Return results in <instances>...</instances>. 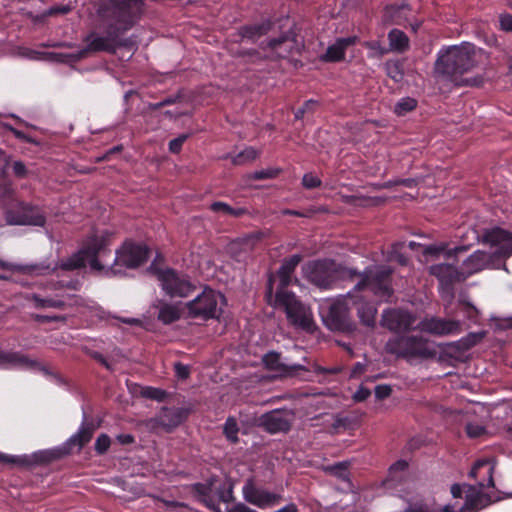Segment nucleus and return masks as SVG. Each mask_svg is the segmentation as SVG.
Wrapping results in <instances>:
<instances>
[{
  "label": "nucleus",
  "mask_w": 512,
  "mask_h": 512,
  "mask_svg": "<svg viewBox=\"0 0 512 512\" xmlns=\"http://www.w3.org/2000/svg\"><path fill=\"white\" fill-rule=\"evenodd\" d=\"M12 363L15 365H21L29 368L40 369L45 373H48L47 369L42 366L36 360L30 359L28 356L17 352H3L0 351V365Z\"/></svg>",
  "instance_id": "bb28decb"
},
{
  "label": "nucleus",
  "mask_w": 512,
  "mask_h": 512,
  "mask_svg": "<svg viewBox=\"0 0 512 512\" xmlns=\"http://www.w3.org/2000/svg\"><path fill=\"white\" fill-rule=\"evenodd\" d=\"M353 299L354 294L349 292L330 305L328 312L323 316V322L328 329L342 333H351L356 330V323L349 312V304Z\"/></svg>",
  "instance_id": "6e6552de"
},
{
  "label": "nucleus",
  "mask_w": 512,
  "mask_h": 512,
  "mask_svg": "<svg viewBox=\"0 0 512 512\" xmlns=\"http://www.w3.org/2000/svg\"><path fill=\"white\" fill-rule=\"evenodd\" d=\"M157 275L163 290L171 297H187L194 290L189 281L180 278L172 269L158 270Z\"/></svg>",
  "instance_id": "4468645a"
},
{
  "label": "nucleus",
  "mask_w": 512,
  "mask_h": 512,
  "mask_svg": "<svg viewBox=\"0 0 512 512\" xmlns=\"http://www.w3.org/2000/svg\"><path fill=\"white\" fill-rule=\"evenodd\" d=\"M275 305L284 309L288 320L293 325L306 331L312 330L314 323L309 308L303 305L293 293L276 292Z\"/></svg>",
  "instance_id": "1a4fd4ad"
},
{
  "label": "nucleus",
  "mask_w": 512,
  "mask_h": 512,
  "mask_svg": "<svg viewBox=\"0 0 512 512\" xmlns=\"http://www.w3.org/2000/svg\"><path fill=\"white\" fill-rule=\"evenodd\" d=\"M315 104L316 102H314L313 100L306 101L304 105L295 112V118L302 119L306 111L311 110Z\"/></svg>",
  "instance_id": "338daca9"
},
{
  "label": "nucleus",
  "mask_w": 512,
  "mask_h": 512,
  "mask_svg": "<svg viewBox=\"0 0 512 512\" xmlns=\"http://www.w3.org/2000/svg\"><path fill=\"white\" fill-rule=\"evenodd\" d=\"M144 5L145 0H107L99 5L97 14L124 33L140 20Z\"/></svg>",
  "instance_id": "39448f33"
},
{
  "label": "nucleus",
  "mask_w": 512,
  "mask_h": 512,
  "mask_svg": "<svg viewBox=\"0 0 512 512\" xmlns=\"http://www.w3.org/2000/svg\"><path fill=\"white\" fill-rule=\"evenodd\" d=\"M417 107V100L412 97H405L398 101L394 107V112L398 116H403L413 111Z\"/></svg>",
  "instance_id": "f704fd0d"
},
{
  "label": "nucleus",
  "mask_w": 512,
  "mask_h": 512,
  "mask_svg": "<svg viewBox=\"0 0 512 512\" xmlns=\"http://www.w3.org/2000/svg\"><path fill=\"white\" fill-rule=\"evenodd\" d=\"M69 455L68 450H64L63 447L38 451L32 455V460L25 459L24 465L30 464H49L51 462L60 460Z\"/></svg>",
  "instance_id": "a878e982"
},
{
  "label": "nucleus",
  "mask_w": 512,
  "mask_h": 512,
  "mask_svg": "<svg viewBox=\"0 0 512 512\" xmlns=\"http://www.w3.org/2000/svg\"><path fill=\"white\" fill-rule=\"evenodd\" d=\"M499 19L501 29L507 32H512V15L501 14Z\"/></svg>",
  "instance_id": "052dcab7"
},
{
  "label": "nucleus",
  "mask_w": 512,
  "mask_h": 512,
  "mask_svg": "<svg viewBox=\"0 0 512 512\" xmlns=\"http://www.w3.org/2000/svg\"><path fill=\"white\" fill-rule=\"evenodd\" d=\"M32 318L38 322V323H49V322H65L66 317L61 315H40V314H33Z\"/></svg>",
  "instance_id": "8fccbe9b"
},
{
  "label": "nucleus",
  "mask_w": 512,
  "mask_h": 512,
  "mask_svg": "<svg viewBox=\"0 0 512 512\" xmlns=\"http://www.w3.org/2000/svg\"><path fill=\"white\" fill-rule=\"evenodd\" d=\"M352 304L357 305V314L361 323L369 328H374L376 324L377 309L368 302H363L361 298L354 295Z\"/></svg>",
  "instance_id": "cd10ccee"
},
{
  "label": "nucleus",
  "mask_w": 512,
  "mask_h": 512,
  "mask_svg": "<svg viewBox=\"0 0 512 512\" xmlns=\"http://www.w3.org/2000/svg\"><path fill=\"white\" fill-rule=\"evenodd\" d=\"M181 311L176 305L163 304L158 313V319L164 324H171L180 319Z\"/></svg>",
  "instance_id": "2f4dec72"
},
{
  "label": "nucleus",
  "mask_w": 512,
  "mask_h": 512,
  "mask_svg": "<svg viewBox=\"0 0 512 512\" xmlns=\"http://www.w3.org/2000/svg\"><path fill=\"white\" fill-rule=\"evenodd\" d=\"M210 208L214 212H222L225 214L232 215L234 217H240L247 212L245 208L235 209L224 202H214L211 204Z\"/></svg>",
  "instance_id": "e433bc0d"
},
{
  "label": "nucleus",
  "mask_w": 512,
  "mask_h": 512,
  "mask_svg": "<svg viewBox=\"0 0 512 512\" xmlns=\"http://www.w3.org/2000/svg\"><path fill=\"white\" fill-rule=\"evenodd\" d=\"M350 462L343 461L332 465L323 466V471L339 479L347 480L349 477Z\"/></svg>",
  "instance_id": "72a5a7b5"
},
{
  "label": "nucleus",
  "mask_w": 512,
  "mask_h": 512,
  "mask_svg": "<svg viewBox=\"0 0 512 512\" xmlns=\"http://www.w3.org/2000/svg\"><path fill=\"white\" fill-rule=\"evenodd\" d=\"M174 370L178 378L180 379H187L190 374L189 367L186 365H183L180 362H176L174 364Z\"/></svg>",
  "instance_id": "bf43d9fd"
},
{
  "label": "nucleus",
  "mask_w": 512,
  "mask_h": 512,
  "mask_svg": "<svg viewBox=\"0 0 512 512\" xmlns=\"http://www.w3.org/2000/svg\"><path fill=\"white\" fill-rule=\"evenodd\" d=\"M343 58V46H341L338 42H336L334 45L329 46L326 50V53L321 57V59L326 62H337L342 60Z\"/></svg>",
  "instance_id": "c9c22d12"
},
{
  "label": "nucleus",
  "mask_w": 512,
  "mask_h": 512,
  "mask_svg": "<svg viewBox=\"0 0 512 512\" xmlns=\"http://www.w3.org/2000/svg\"><path fill=\"white\" fill-rule=\"evenodd\" d=\"M188 139V134H181L169 143L170 152L177 154L181 151L183 143Z\"/></svg>",
  "instance_id": "603ef678"
},
{
  "label": "nucleus",
  "mask_w": 512,
  "mask_h": 512,
  "mask_svg": "<svg viewBox=\"0 0 512 512\" xmlns=\"http://www.w3.org/2000/svg\"><path fill=\"white\" fill-rule=\"evenodd\" d=\"M415 321L416 317L408 311L388 309L382 314L380 324L392 332H404L416 329L414 326Z\"/></svg>",
  "instance_id": "2eb2a0df"
},
{
  "label": "nucleus",
  "mask_w": 512,
  "mask_h": 512,
  "mask_svg": "<svg viewBox=\"0 0 512 512\" xmlns=\"http://www.w3.org/2000/svg\"><path fill=\"white\" fill-rule=\"evenodd\" d=\"M486 332L481 331L477 333H469L466 337L459 341V345L462 349L468 350L480 343L482 339L485 337Z\"/></svg>",
  "instance_id": "58836bf2"
},
{
  "label": "nucleus",
  "mask_w": 512,
  "mask_h": 512,
  "mask_svg": "<svg viewBox=\"0 0 512 512\" xmlns=\"http://www.w3.org/2000/svg\"><path fill=\"white\" fill-rule=\"evenodd\" d=\"M271 28L272 23L270 21H264L259 24L242 26L239 29V35L242 38L256 40L257 38L267 34L271 30Z\"/></svg>",
  "instance_id": "c756f323"
},
{
  "label": "nucleus",
  "mask_w": 512,
  "mask_h": 512,
  "mask_svg": "<svg viewBox=\"0 0 512 512\" xmlns=\"http://www.w3.org/2000/svg\"><path fill=\"white\" fill-rule=\"evenodd\" d=\"M429 272L439 280L444 288H450L455 283L463 282L467 277L465 272L459 271L457 267L447 263L432 265Z\"/></svg>",
  "instance_id": "a211bd4d"
},
{
  "label": "nucleus",
  "mask_w": 512,
  "mask_h": 512,
  "mask_svg": "<svg viewBox=\"0 0 512 512\" xmlns=\"http://www.w3.org/2000/svg\"><path fill=\"white\" fill-rule=\"evenodd\" d=\"M483 468H487L486 474L488 475V487H494V480H493V471L494 468L492 466H489L488 462L486 460H479L477 461L474 466L472 467L469 476L471 478H476L478 471H480Z\"/></svg>",
  "instance_id": "4c0bfd02"
},
{
  "label": "nucleus",
  "mask_w": 512,
  "mask_h": 512,
  "mask_svg": "<svg viewBox=\"0 0 512 512\" xmlns=\"http://www.w3.org/2000/svg\"><path fill=\"white\" fill-rule=\"evenodd\" d=\"M292 414L282 410H273L261 415L258 426L269 433L288 432L291 428Z\"/></svg>",
  "instance_id": "f3484780"
},
{
  "label": "nucleus",
  "mask_w": 512,
  "mask_h": 512,
  "mask_svg": "<svg viewBox=\"0 0 512 512\" xmlns=\"http://www.w3.org/2000/svg\"><path fill=\"white\" fill-rule=\"evenodd\" d=\"M387 76L398 83L404 79V63L401 60H388L385 62Z\"/></svg>",
  "instance_id": "473e14b6"
},
{
  "label": "nucleus",
  "mask_w": 512,
  "mask_h": 512,
  "mask_svg": "<svg viewBox=\"0 0 512 512\" xmlns=\"http://www.w3.org/2000/svg\"><path fill=\"white\" fill-rule=\"evenodd\" d=\"M405 185V186H408V187H411L415 184V181L413 179H403V180H398V181H388V182H385L383 184H376L374 185V188L375 189H386V188H390L394 185Z\"/></svg>",
  "instance_id": "864d4df0"
},
{
  "label": "nucleus",
  "mask_w": 512,
  "mask_h": 512,
  "mask_svg": "<svg viewBox=\"0 0 512 512\" xmlns=\"http://www.w3.org/2000/svg\"><path fill=\"white\" fill-rule=\"evenodd\" d=\"M189 411L184 408L163 407L160 413L146 421V426L154 432L163 430L170 433L186 420Z\"/></svg>",
  "instance_id": "f8f14e48"
},
{
  "label": "nucleus",
  "mask_w": 512,
  "mask_h": 512,
  "mask_svg": "<svg viewBox=\"0 0 512 512\" xmlns=\"http://www.w3.org/2000/svg\"><path fill=\"white\" fill-rule=\"evenodd\" d=\"M477 56L478 51L473 44L451 46L438 56L434 67L435 73L457 86H478L482 83L481 77H464L478 65Z\"/></svg>",
  "instance_id": "f03ea898"
},
{
  "label": "nucleus",
  "mask_w": 512,
  "mask_h": 512,
  "mask_svg": "<svg viewBox=\"0 0 512 512\" xmlns=\"http://www.w3.org/2000/svg\"><path fill=\"white\" fill-rule=\"evenodd\" d=\"M392 393V388L390 385H378L375 387V397L378 400H383L388 398Z\"/></svg>",
  "instance_id": "4d7b16f0"
},
{
  "label": "nucleus",
  "mask_w": 512,
  "mask_h": 512,
  "mask_svg": "<svg viewBox=\"0 0 512 512\" xmlns=\"http://www.w3.org/2000/svg\"><path fill=\"white\" fill-rule=\"evenodd\" d=\"M89 355L96 361H98L101 365H103L106 369L112 370L111 364L105 359V357L97 352V351H91Z\"/></svg>",
  "instance_id": "774afa93"
},
{
  "label": "nucleus",
  "mask_w": 512,
  "mask_h": 512,
  "mask_svg": "<svg viewBox=\"0 0 512 512\" xmlns=\"http://www.w3.org/2000/svg\"><path fill=\"white\" fill-rule=\"evenodd\" d=\"M302 261V256L299 254L292 255L289 258H285L282 262V265L277 271V276L279 278V284L276 292L288 291L287 287L292 282V276L295 271V268Z\"/></svg>",
  "instance_id": "4be33fe9"
},
{
  "label": "nucleus",
  "mask_w": 512,
  "mask_h": 512,
  "mask_svg": "<svg viewBox=\"0 0 512 512\" xmlns=\"http://www.w3.org/2000/svg\"><path fill=\"white\" fill-rule=\"evenodd\" d=\"M215 490L220 501L228 503L234 500L233 485L230 482H225L222 486L217 487Z\"/></svg>",
  "instance_id": "79ce46f5"
},
{
  "label": "nucleus",
  "mask_w": 512,
  "mask_h": 512,
  "mask_svg": "<svg viewBox=\"0 0 512 512\" xmlns=\"http://www.w3.org/2000/svg\"><path fill=\"white\" fill-rule=\"evenodd\" d=\"M267 46L275 51L279 58H286L292 54L296 46V40L294 35L287 33L279 38L271 39Z\"/></svg>",
  "instance_id": "393cba45"
},
{
  "label": "nucleus",
  "mask_w": 512,
  "mask_h": 512,
  "mask_svg": "<svg viewBox=\"0 0 512 512\" xmlns=\"http://www.w3.org/2000/svg\"><path fill=\"white\" fill-rule=\"evenodd\" d=\"M281 172L278 168H269L266 170L256 171L251 175L254 180L272 179L277 177Z\"/></svg>",
  "instance_id": "a18cd8bd"
},
{
  "label": "nucleus",
  "mask_w": 512,
  "mask_h": 512,
  "mask_svg": "<svg viewBox=\"0 0 512 512\" xmlns=\"http://www.w3.org/2000/svg\"><path fill=\"white\" fill-rule=\"evenodd\" d=\"M68 56L62 53H52V52H44L42 54V59L57 61V62H65Z\"/></svg>",
  "instance_id": "69168bd1"
},
{
  "label": "nucleus",
  "mask_w": 512,
  "mask_h": 512,
  "mask_svg": "<svg viewBox=\"0 0 512 512\" xmlns=\"http://www.w3.org/2000/svg\"><path fill=\"white\" fill-rule=\"evenodd\" d=\"M111 440L107 434H101L98 436L95 442V451L102 455L106 453L110 447Z\"/></svg>",
  "instance_id": "49530a36"
},
{
  "label": "nucleus",
  "mask_w": 512,
  "mask_h": 512,
  "mask_svg": "<svg viewBox=\"0 0 512 512\" xmlns=\"http://www.w3.org/2000/svg\"><path fill=\"white\" fill-rule=\"evenodd\" d=\"M108 242L105 238L94 237L90 243L74 254L65 262L61 263L60 268L66 271L79 269L85 266L86 261L94 270H103L109 267L114 274L120 273L122 268L135 269L143 265L149 257V248L144 244L135 243L131 239L123 242L116 250L115 258L111 265L105 262L107 255L112 258L111 252L107 249Z\"/></svg>",
  "instance_id": "f257e3e1"
},
{
  "label": "nucleus",
  "mask_w": 512,
  "mask_h": 512,
  "mask_svg": "<svg viewBox=\"0 0 512 512\" xmlns=\"http://www.w3.org/2000/svg\"><path fill=\"white\" fill-rule=\"evenodd\" d=\"M238 431L239 428L236 420L234 418H228L224 425V434L227 437V439L232 443H236L238 441Z\"/></svg>",
  "instance_id": "37998d69"
},
{
  "label": "nucleus",
  "mask_w": 512,
  "mask_h": 512,
  "mask_svg": "<svg viewBox=\"0 0 512 512\" xmlns=\"http://www.w3.org/2000/svg\"><path fill=\"white\" fill-rule=\"evenodd\" d=\"M42 54H44V52H38L26 47L17 48V55L30 59H42Z\"/></svg>",
  "instance_id": "5fc2aeb1"
},
{
  "label": "nucleus",
  "mask_w": 512,
  "mask_h": 512,
  "mask_svg": "<svg viewBox=\"0 0 512 512\" xmlns=\"http://www.w3.org/2000/svg\"><path fill=\"white\" fill-rule=\"evenodd\" d=\"M13 172L14 174L19 177V178H24L27 174V169H26V166L23 162L21 161H15L13 163Z\"/></svg>",
  "instance_id": "0e129e2a"
},
{
  "label": "nucleus",
  "mask_w": 512,
  "mask_h": 512,
  "mask_svg": "<svg viewBox=\"0 0 512 512\" xmlns=\"http://www.w3.org/2000/svg\"><path fill=\"white\" fill-rule=\"evenodd\" d=\"M67 299L70 302L62 299L42 298L38 294H31L28 297V300L32 301L37 309L55 308L62 310L67 306H80L83 304V299L78 295H67Z\"/></svg>",
  "instance_id": "412c9836"
},
{
  "label": "nucleus",
  "mask_w": 512,
  "mask_h": 512,
  "mask_svg": "<svg viewBox=\"0 0 512 512\" xmlns=\"http://www.w3.org/2000/svg\"><path fill=\"white\" fill-rule=\"evenodd\" d=\"M96 427L93 423L84 422L79 431L70 437L67 442L62 446L64 450L69 451V455L72 452L73 447H78L80 451L93 437Z\"/></svg>",
  "instance_id": "5701e85b"
},
{
  "label": "nucleus",
  "mask_w": 512,
  "mask_h": 512,
  "mask_svg": "<svg viewBox=\"0 0 512 512\" xmlns=\"http://www.w3.org/2000/svg\"><path fill=\"white\" fill-rule=\"evenodd\" d=\"M478 240L497 249L493 253L478 250L469 256L463 263L469 275L494 267L497 261L512 255V233L501 227L484 229Z\"/></svg>",
  "instance_id": "7ed1b4c3"
},
{
  "label": "nucleus",
  "mask_w": 512,
  "mask_h": 512,
  "mask_svg": "<svg viewBox=\"0 0 512 512\" xmlns=\"http://www.w3.org/2000/svg\"><path fill=\"white\" fill-rule=\"evenodd\" d=\"M415 328L436 336L449 335L460 332L461 330L459 321L438 317H426L422 319Z\"/></svg>",
  "instance_id": "dca6fc26"
},
{
  "label": "nucleus",
  "mask_w": 512,
  "mask_h": 512,
  "mask_svg": "<svg viewBox=\"0 0 512 512\" xmlns=\"http://www.w3.org/2000/svg\"><path fill=\"white\" fill-rule=\"evenodd\" d=\"M79 285H80V283L78 280H72V281H69L66 283L63 281H58V282L54 283L51 288L53 290H59V289H63V288H67V289H71V290H78Z\"/></svg>",
  "instance_id": "13d9d810"
},
{
  "label": "nucleus",
  "mask_w": 512,
  "mask_h": 512,
  "mask_svg": "<svg viewBox=\"0 0 512 512\" xmlns=\"http://www.w3.org/2000/svg\"><path fill=\"white\" fill-rule=\"evenodd\" d=\"M403 247L404 242L393 243L389 252V260L396 261L400 265L406 266L408 264V259L401 253Z\"/></svg>",
  "instance_id": "ea45409f"
},
{
  "label": "nucleus",
  "mask_w": 512,
  "mask_h": 512,
  "mask_svg": "<svg viewBox=\"0 0 512 512\" xmlns=\"http://www.w3.org/2000/svg\"><path fill=\"white\" fill-rule=\"evenodd\" d=\"M225 297L211 289L206 288L192 301L186 303L188 316L202 320L218 319L222 313Z\"/></svg>",
  "instance_id": "0eeeda50"
},
{
  "label": "nucleus",
  "mask_w": 512,
  "mask_h": 512,
  "mask_svg": "<svg viewBox=\"0 0 512 512\" xmlns=\"http://www.w3.org/2000/svg\"><path fill=\"white\" fill-rule=\"evenodd\" d=\"M281 355L275 351H270L262 358V362L268 370L279 372L281 376H293L299 370H306L303 365H288L280 361Z\"/></svg>",
  "instance_id": "aec40b11"
},
{
  "label": "nucleus",
  "mask_w": 512,
  "mask_h": 512,
  "mask_svg": "<svg viewBox=\"0 0 512 512\" xmlns=\"http://www.w3.org/2000/svg\"><path fill=\"white\" fill-rule=\"evenodd\" d=\"M466 432L469 437L476 438L483 435L486 432V429L484 426L477 423H467Z\"/></svg>",
  "instance_id": "3c124183"
},
{
  "label": "nucleus",
  "mask_w": 512,
  "mask_h": 512,
  "mask_svg": "<svg viewBox=\"0 0 512 512\" xmlns=\"http://www.w3.org/2000/svg\"><path fill=\"white\" fill-rule=\"evenodd\" d=\"M305 277L319 288H330L337 281L336 261L319 259L307 262L303 266Z\"/></svg>",
  "instance_id": "9d476101"
},
{
  "label": "nucleus",
  "mask_w": 512,
  "mask_h": 512,
  "mask_svg": "<svg viewBox=\"0 0 512 512\" xmlns=\"http://www.w3.org/2000/svg\"><path fill=\"white\" fill-rule=\"evenodd\" d=\"M243 493L246 501L261 508L276 504L281 499L279 494L257 488L252 484H247L243 489Z\"/></svg>",
  "instance_id": "6ab92c4d"
},
{
  "label": "nucleus",
  "mask_w": 512,
  "mask_h": 512,
  "mask_svg": "<svg viewBox=\"0 0 512 512\" xmlns=\"http://www.w3.org/2000/svg\"><path fill=\"white\" fill-rule=\"evenodd\" d=\"M148 496L152 497L154 500L162 502L168 509H176V508H179V507H187L186 504H184L182 502L164 500V499H161L160 497H158L156 495H150L149 494Z\"/></svg>",
  "instance_id": "e2e57ef3"
},
{
  "label": "nucleus",
  "mask_w": 512,
  "mask_h": 512,
  "mask_svg": "<svg viewBox=\"0 0 512 512\" xmlns=\"http://www.w3.org/2000/svg\"><path fill=\"white\" fill-rule=\"evenodd\" d=\"M142 395L148 399L163 401L166 397V392L158 388L147 387L143 390Z\"/></svg>",
  "instance_id": "09e8293b"
},
{
  "label": "nucleus",
  "mask_w": 512,
  "mask_h": 512,
  "mask_svg": "<svg viewBox=\"0 0 512 512\" xmlns=\"http://www.w3.org/2000/svg\"><path fill=\"white\" fill-rule=\"evenodd\" d=\"M5 219L10 225L44 226L46 218L41 210L28 203L20 202L18 211L8 210Z\"/></svg>",
  "instance_id": "ddd939ff"
},
{
  "label": "nucleus",
  "mask_w": 512,
  "mask_h": 512,
  "mask_svg": "<svg viewBox=\"0 0 512 512\" xmlns=\"http://www.w3.org/2000/svg\"><path fill=\"white\" fill-rule=\"evenodd\" d=\"M337 280H353L359 277L360 280L354 287V291L369 289L375 296L388 299L393 294L391 277L393 270L387 266H373L365 269L362 273L354 268L345 267L336 263Z\"/></svg>",
  "instance_id": "20e7f679"
},
{
  "label": "nucleus",
  "mask_w": 512,
  "mask_h": 512,
  "mask_svg": "<svg viewBox=\"0 0 512 512\" xmlns=\"http://www.w3.org/2000/svg\"><path fill=\"white\" fill-rule=\"evenodd\" d=\"M257 152L253 148H247L232 158L234 165H244L256 159Z\"/></svg>",
  "instance_id": "a19ab883"
},
{
  "label": "nucleus",
  "mask_w": 512,
  "mask_h": 512,
  "mask_svg": "<svg viewBox=\"0 0 512 512\" xmlns=\"http://www.w3.org/2000/svg\"><path fill=\"white\" fill-rule=\"evenodd\" d=\"M364 46L372 51H375L378 56H383L386 53H388V49L381 46V44L378 41H367L364 43Z\"/></svg>",
  "instance_id": "6e6d98bb"
},
{
  "label": "nucleus",
  "mask_w": 512,
  "mask_h": 512,
  "mask_svg": "<svg viewBox=\"0 0 512 512\" xmlns=\"http://www.w3.org/2000/svg\"><path fill=\"white\" fill-rule=\"evenodd\" d=\"M384 349L388 354L406 360L429 359L434 358L437 354L429 339L422 335L413 334L398 335L390 338L386 342Z\"/></svg>",
  "instance_id": "423d86ee"
},
{
  "label": "nucleus",
  "mask_w": 512,
  "mask_h": 512,
  "mask_svg": "<svg viewBox=\"0 0 512 512\" xmlns=\"http://www.w3.org/2000/svg\"><path fill=\"white\" fill-rule=\"evenodd\" d=\"M370 395L371 391L368 388L360 386L359 389L354 393L353 399L356 402H362L365 401Z\"/></svg>",
  "instance_id": "680f3d73"
},
{
  "label": "nucleus",
  "mask_w": 512,
  "mask_h": 512,
  "mask_svg": "<svg viewBox=\"0 0 512 512\" xmlns=\"http://www.w3.org/2000/svg\"><path fill=\"white\" fill-rule=\"evenodd\" d=\"M467 487L466 501L463 509L474 510L486 507L490 503V497L481 491L485 485L480 482L478 488L473 485H465Z\"/></svg>",
  "instance_id": "b1692460"
},
{
  "label": "nucleus",
  "mask_w": 512,
  "mask_h": 512,
  "mask_svg": "<svg viewBox=\"0 0 512 512\" xmlns=\"http://www.w3.org/2000/svg\"><path fill=\"white\" fill-rule=\"evenodd\" d=\"M122 33L114 26L108 25L105 36H99L91 33L85 41L87 42V51L89 52H107L114 54L119 47L132 48L131 39H121Z\"/></svg>",
  "instance_id": "9b49d317"
},
{
  "label": "nucleus",
  "mask_w": 512,
  "mask_h": 512,
  "mask_svg": "<svg viewBox=\"0 0 512 512\" xmlns=\"http://www.w3.org/2000/svg\"><path fill=\"white\" fill-rule=\"evenodd\" d=\"M215 480L211 479L208 483H196L192 489L199 500L204 503L209 509L214 512H222L219 506L215 503L211 492L213 491Z\"/></svg>",
  "instance_id": "c85d7f7f"
},
{
  "label": "nucleus",
  "mask_w": 512,
  "mask_h": 512,
  "mask_svg": "<svg viewBox=\"0 0 512 512\" xmlns=\"http://www.w3.org/2000/svg\"><path fill=\"white\" fill-rule=\"evenodd\" d=\"M388 39L391 50L403 52L409 48V39L401 30H391L388 34Z\"/></svg>",
  "instance_id": "7c9ffc66"
},
{
  "label": "nucleus",
  "mask_w": 512,
  "mask_h": 512,
  "mask_svg": "<svg viewBox=\"0 0 512 512\" xmlns=\"http://www.w3.org/2000/svg\"><path fill=\"white\" fill-rule=\"evenodd\" d=\"M349 202L350 203L359 202V205H362V206H370V205L376 206V205L382 204L384 202V199H382L380 197L370 198V197H364V196H361V197L350 196Z\"/></svg>",
  "instance_id": "c03bdc74"
},
{
  "label": "nucleus",
  "mask_w": 512,
  "mask_h": 512,
  "mask_svg": "<svg viewBox=\"0 0 512 512\" xmlns=\"http://www.w3.org/2000/svg\"><path fill=\"white\" fill-rule=\"evenodd\" d=\"M322 181L319 177L313 173H306L302 178V185L306 189H314L320 187Z\"/></svg>",
  "instance_id": "de8ad7c7"
}]
</instances>
